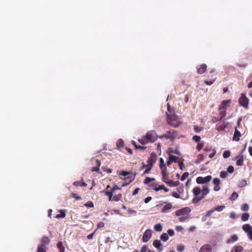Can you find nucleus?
Here are the masks:
<instances>
[{
    "label": "nucleus",
    "instance_id": "38",
    "mask_svg": "<svg viewBox=\"0 0 252 252\" xmlns=\"http://www.w3.org/2000/svg\"><path fill=\"white\" fill-rule=\"evenodd\" d=\"M214 212V210L213 209L209 210L207 212L205 215L203 217V220H206V218L209 217Z\"/></svg>",
    "mask_w": 252,
    "mask_h": 252
},
{
    "label": "nucleus",
    "instance_id": "24",
    "mask_svg": "<svg viewBox=\"0 0 252 252\" xmlns=\"http://www.w3.org/2000/svg\"><path fill=\"white\" fill-rule=\"evenodd\" d=\"M166 184H168L170 187H173L179 186L180 182L179 181L174 182L173 180H169Z\"/></svg>",
    "mask_w": 252,
    "mask_h": 252
},
{
    "label": "nucleus",
    "instance_id": "25",
    "mask_svg": "<svg viewBox=\"0 0 252 252\" xmlns=\"http://www.w3.org/2000/svg\"><path fill=\"white\" fill-rule=\"evenodd\" d=\"M60 214H58L56 216V218L60 219V218H64L65 217L66 210H60Z\"/></svg>",
    "mask_w": 252,
    "mask_h": 252
},
{
    "label": "nucleus",
    "instance_id": "39",
    "mask_svg": "<svg viewBox=\"0 0 252 252\" xmlns=\"http://www.w3.org/2000/svg\"><path fill=\"white\" fill-rule=\"evenodd\" d=\"M172 162H177L178 159V157L173 156V155H169L168 158Z\"/></svg>",
    "mask_w": 252,
    "mask_h": 252
},
{
    "label": "nucleus",
    "instance_id": "51",
    "mask_svg": "<svg viewBox=\"0 0 252 252\" xmlns=\"http://www.w3.org/2000/svg\"><path fill=\"white\" fill-rule=\"evenodd\" d=\"M121 188L119 187L118 186H114L112 189H110V190L108 189V191H112V193H114V191L117 189H120Z\"/></svg>",
    "mask_w": 252,
    "mask_h": 252
},
{
    "label": "nucleus",
    "instance_id": "55",
    "mask_svg": "<svg viewBox=\"0 0 252 252\" xmlns=\"http://www.w3.org/2000/svg\"><path fill=\"white\" fill-rule=\"evenodd\" d=\"M234 167L232 165H230L227 168V172L229 173H232L234 172Z\"/></svg>",
    "mask_w": 252,
    "mask_h": 252
},
{
    "label": "nucleus",
    "instance_id": "11",
    "mask_svg": "<svg viewBox=\"0 0 252 252\" xmlns=\"http://www.w3.org/2000/svg\"><path fill=\"white\" fill-rule=\"evenodd\" d=\"M212 246L209 244H205L200 248L199 252H212Z\"/></svg>",
    "mask_w": 252,
    "mask_h": 252
},
{
    "label": "nucleus",
    "instance_id": "40",
    "mask_svg": "<svg viewBox=\"0 0 252 252\" xmlns=\"http://www.w3.org/2000/svg\"><path fill=\"white\" fill-rule=\"evenodd\" d=\"M155 180V179L154 178H150V177H147L144 181V183L145 184H148L150 183L151 182L154 181Z\"/></svg>",
    "mask_w": 252,
    "mask_h": 252
},
{
    "label": "nucleus",
    "instance_id": "62",
    "mask_svg": "<svg viewBox=\"0 0 252 252\" xmlns=\"http://www.w3.org/2000/svg\"><path fill=\"white\" fill-rule=\"evenodd\" d=\"M172 196L176 198H180V195L176 192H173L172 193Z\"/></svg>",
    "mask_w": 252,
    "mask_h": 252
},
{
    "label": "nucleus",
    "instance_id": "45",
    "mask_svg": "<svg viewBox=\"0 0 252 252\" xmlns=\"http://www.w3.org/2000/svg\"><path fill=\"white\" fill-rule=\"evenodd\" d=\"M241 209L243 211H247L249 209V206L247 203H245L241 206Z\"/></svg>",
    "mask_w": 252,
    "mask_h": 252
},
{
    "label": "nucleus",
    "instance_id": "10",
    "mask_svg": "<svg viewBox=\"0 0 252 252\" xmlns=\"http://www.w3.org/2000/svg\"><path fill=\"white\" fill-rule=\"evenodd\" d=\"M152 231L151 229H147L144 233L142 241L144 242H147L151 238Z\"/></svg>",
    "mask_w": 252,
    "mask_h": 252
},
{
    "label": "nucleus",
    "instance_id": "48",
    "mask_svg": "<svg viewBox=\"0 0 252 252\" xmlns=\"http://www.w3.org/2000/svg\"><path fill=\"white\" fill-rule=\"evenodd\" d=\"M230 156V152L229 151H225L223 153V157L227 158Z\"/></svg>",
    "mask_w": 252,
    "mask_h": 252
},
{
    "label": "nucleus",
    "instance_id": "64",
    "mask_svg": "<svg viewBox=\"0 0 252 252\" xmlns=\"http://www.w3.org/2000/svg\"><path fill=\"white\" fill-rule=\"evenodd\" d=\"M175 229L178 232H180L181 231L183 230V228L182 226H177L176 227H175Z\"/></svg>",
    "mask_w": 252,
    "mask_h": 252
},
{
    "label": "nucleus",
    "instance_id": "15",
    "mask_svg": "<svg viewBox=\"0 0 252 252\" xmlns=\"http://www.w3.org/2000/svg\"><path fill=\"white\" fill-rule=\"evenodd\" d=\"M213 184L215 185L214 190L216 191H219L220 189V180L218 178H214L213 180Z\"/></svg>",
    "mask_w": 252,
    "mask_h": 252
},
{
    "label": "nucleus",
    "instance_id": "35",
    "mask_svg": "<svg viewBox=\"0 0 252 252\" xmlns=\"http://www.w3.org/2000/svg\"><path fill=\"white\" fill-rule=\"evenodd\" d=\"M204 160V156L202 154H199L198 156V158L195 161V163L196 164H199L202 161H203Z\"/></svg>",
    "mask_w": 252,
    "mask_h": 252
},
{
    "label": "nucleus",
    "instance_id": "56",
    "mask_svg": "<svg viewBox=\"0 0 252 252\" xmlns=\"http://www.w3.org/2000/svg\"><path fill=\"white\" fill-rule=\"evenodd\" d=\"M238 196V194L236 192H233L231 195V199L232 200H235Z\"/></svg>",
    "mask_w": 252,
    "mask_h": 252
},
{
    "label": "nucleus",
    "instance_id": "27",
    "mask_svg": "<svg viewBox=\"0 0 252 252\" xmlns=\"http://www.w3.org/2000/svg\"><path fill=\"white\" fill-rule=\"evenodd\" d=\"M220 117L219 119H217L215 122L220 121L222 120L226 115V112L225 110H222L220 112L219 114Z\"/></svg>",
    "mask_w": 252,
    "mask_h": 252
},
{
    "label": "nucleus",
    "instance_id": "60",
    "mask_svg": "<svg viewBox=\"0 0 252 252\" xmlns=\"http://www.w3.org/2000/svg\"><path fill=\"white\" fill-rule=\"evenodd\" d=\"M168 234L169 236H172L174 235V231L173 229H169L167 231Z\"/></svg>",
    "mask_w": 252,
    "mask_h": 252
},
{
    "label": "nucleus",
    "instance_id": "9",
    "mask_svg": "<svg viewBox=\"0 0 252 252\" xmlns=\"http://www.w3.org/2000/svg\"><path fill=\"white\" fill-rule=\"evenodd\" d=\"M191 210L189 207H185L181 209L178 210L175 212L176 215L180 216L181 215H188Z\"/></svg>",
    "mask_w": 252,
    "mask_h": 252
},
{
    "label": "nucleus",
    "instance_id": "54",
    "mask_svg": "<svg viewBox=\"0 0 252 252\" xmlns=\"http://www.w3.org/2000/svg\"><path fill=\"white\" fill-rule=\"evenodd\" d=\"M84 205L89 208H92L94 207V204L92 201H89L87 202Z\"/></svg>",
    "mask_w": 252,
    "mask_h": 252
},
{
    "label": "nucleus",
    "instance_id": "63",
    "mask_svg": "<svg viewBox=\"0 0 252 252\" xmlns=\"http://www.w3.org/2000/svg\"><path fill=\"white\" fill-rule=\"evenodd\" d=\"M152 200V197L151 196L147 197L144 199V202L145 203H148Z\"/></svg>",
    "mask_w": 252,
    "mask_h": 252
},
{
    "label": "nucleus",
    "instance_id": "14",
    "mask_svg": "<svg viewBox=\"0 0 252 252\" xmlns=\"http://www.w3.org/2000/svg\"><path fill=\"white\" fill-rule=\"evenodd\" d=\"M153 246L159 251L161 252L163 251V247L159 240H156L154 241L153 242Z\"/></svg>",
    "mask_w": 252,
    "mask_h": 252
},
{
    "label": "nucleus",
    "instance_id": "42",
    "mask_svg": "<svg viewBox=\"0 0 252 252\" xmlns=\"http://www.w3.org/2000/svg\"><path fill=\"white\" fill-rule=\"evenodd\" d=\"M47 247L38 246L37 248V252H46Z\"/></svg>",
    "mask_w": 252,
    "mask_h": 252
},
{
    "label": "nucleus",
    "instance_id": "3",
    "mask_svg": "<svg viewBox=\"0 0 252 252\" xmlns=\"http://www.w3.org/2000/svg\"><path fill=\"white\" fill-rule=\"evenodd\" d=\"M110 188L109 185H108L106 187V190L105 191V194L109 197V200L110 201H118L120 200L122 197V194H119L115 195L113 196V193L112 191H108V189Z\"/></svg>",
    "mask_w": 252,
    "mask_h": 252
},
{
    "label": "nucleus",
    "instance_id": "29",
    "mask_svg": "<svg viewBox=\"0 0 252 252\" xmlns=\"http://www.w3.org/2000/svg\"><path fill=\"white\" fill-rule=\"evenodd\" d=\"M155 190L158 191L161 189H163L165 192H168L169 189L166 188L164 185H160L158 187H156L154 189Z\"/></svg>",
    "mask_w": 252,
    "mask_h": 252
},
{
    "label": "nucleus",
    "instance_id": "50",
    "mask_svg": "<svg viewBox=\"0 0 252 252\" xmlns=\"http://www.w3.org/2000/svg\"><path fill=\"white\" fill-rule=\"evenodd\" d=\"M227 173L226 171H222L220 172V177L222 178H225L227 176Z\"/></svg>",
    "mask_w": 252,
    "mask_h": 252
},
{
    "label": "nucleus",
    "instance_id": "36",
    "mask_svg": "<svg viewBox=\"0 0 252 252\" xmlns=\"http://www.w3.org/2000/svg\"><path fill=\"white\" fill-rule=\"evenodd\" d=\"M250 215L248 213H244L241 217V219L243 221H245L248 220Z\"/></svg>",
    "mask_w": 252,
    "mask_h": 252
},
{
    "label": "nucleus",
    "instance_id": "4",
    "mask_svg": "<svg viewBox=\"0 0 252 252\" xmlns=\"http://www.w3.org/2000/svg\"><path fill=\"white\" fill-rule=\"evenodd\" d=\"M249 98L244 94H242L241 96L238 99V102L240 105L243 107L245 109H248L249 108Z\"/></svg>",
    "mask_w": 252,
    "mask_h": 252
},
{
    "label": "nucleus",
    "instance_id": "59",
    "mask_svg": "<svg viewBox=\"0 0 252 252\" xmlns=\"http://www.w3.org/2000/svg\"><path fill=\"white\" fill-rule=\"evenodd\" d=\"M212 151V153L209 155V158H213L216 154V151L215 149H213Z\"/></svg>",
    "mask_w": 252,
    "mask_h": 252
},
{
    "label": "nucleus",
    "instance_id": "37",
    "mask_svg": "<svg viewBox=\"0 0 252 252\" xmlns=\"http://www.w3.org/2000/svg\"><path fill=\"white\" fill-rule=\"evenodd\" d=\"M116 144H117V146L118 148H122L124 146V141L122 139H120L117 142Z\"/></svg>",
    "mask_w": 252,
    "mask_h": 252
},
{
    "label": "nucleus",
    "instance_id": "8",
    "mask_svg": "<svg viewBox=\"0 0 252 252\" xmlns=\"http://www.w3.org/2000/svg\"><path fill=\"white\" fill-rule=\"evenodd\" d=\"M177 135V131L174 129L170 130L166 132L164 134V137L167 139H170L171 140H174Z\"/></svg>",
    "mask_w": 252,
    "mask_h": 252
},
{
    "label": "nucleus",
    "instance_id": "58",
    "mask_svg": "<svg viewBox=\"0 0 252 252\" xmlns=\"http://www.w3.org/2000/svg\"><path fill=\"white\" fill-rule=\"evenodd\" d=\"M104 226V223L101 221V222H99L97 224V229H100V228H103Z\"/></svg>",
    "mask_w": 252,
    "mask_h": 252
},
{
    "label": "nucleus",
    "instance_id": "53",
    "mask_svg": "<svg viewBox=\"0 0 252 252\" xmlns=\"http://www.w3.org/2000/svg\"><path fill=\"white\" fill-rule=\"evenodd\" d=\"M201 139V137L198 135H194L192 137V140L194 141L195 142H199Z\"/></svg>",
    "mask_w": 252,
    "mask_h": 252
},
{
    "label": "nucleus",
    "instance_id": "7",
    "mask_svg": "<svg viewBox=\"0 0 252 252\" xmlns=\"http://www.w3.org/2000/svg\"><path fill=\"white\" fill-rule=\"evenodd\" d=\"M243 230L247 234L249 238L252 240V227L249 224H244L242 226Z\"/></svg>",
    "mask_w": 252,
    "mask_h": 252
},
{
    "label": "nucleus",
    "instance_id": "61",
    "mask_svg": "<svg viewBox=\"0 0 252 252\" xmlns=\"http://www.w3.org/2000/svg\"><path fill=\"white\" fill-rule=\"evenodd\" d=\"M148 251V247L146 245H144L141 250V252H146Z\"/></svg>",
    "mask_w": 252,
    "mask_h": 252
},
{
    "label": "nucleus",
    "instance_id": "22",
    "mask_svg": "<svg viewBox=\"0 0 252 252\" xmlns=\"http://www.w3.org/2000/svg\"><path fill=\"white\" fill-rule=\"evenodd\" d=\"M161 174L162 175V181L165 183H167L168 182V181H169V180L168 179V173L166 171H163V172H161Z\"/></svg>",
    "mask_w": 252,
    "mask_h": 252
},
{
    "label": "nucleus",
    "instance_id": "17",
    "mask_svg": "<svg viewBox=\"0 0 252 252\" xmlns=\"http://www.w3.org/2000/svg\"><path fill=\"white\" fill-rule=\"evenodd\" d=\"M241 136V134L240 132L237 129V127H236L233 137V140L235 141H238Z\"/></svg>",
    "mask_w": 252,
    "mask_h": 252
},
{
    "label": "nucleus",
    "instance_id": "46",
    "mask_svg": "<svg viewBox=\"0 0 252 252\" xmlns=\"http://www.w3.org/2000/svg\"><path fill=\"white\" fill-rule=\"evenodd\" d=\"M166 153L167 155H172L171 154L172 153H176L175 151L174 150V149L172 147H169L168 148Z\"/></svg>",
    "mask_w": 252,
    "mask_h": 252
},
{
    "label": "nucleus",
    "instance_id": "21",
    "mask_svg": "<svg viewBox=\"0 0 252 252\" xmlns=\"http://www.w3.org/2000/svg\"><path fill=\"white\" fill-rule=\"evenodd\" d=\"M159 168L161 169V172L167 170V167L164 164V159L162 158H160L159 159Z\"/></svg>",
    "mask_w": 252,
    "mask_h": 252
},
{
    "label": "nucleus",
    "instance_id": "26",
    "mask_svg": "<svg viewBox=\"0 0 252 252\" xmlns=\"http://www.w3.org/2000/svg\"><path fill=\"white\" fill-rule=\"evenodd\" d=\"M95 166L92 169V171L97 172L99 170V168L100 166V162L98 159L95 160Z\"/></svg>",
    "mask_w": 252,
    "mask_h": 252
},
{
    "label": "nucleus",
    "instance_id": "52",
    "mask_svg": "<svg viewBox=\"0 0 252 252\" xmlns=\"http://www.w3.org/2000/svg\"><path fill=\"white\" fill-rule=\"evenodd\" d=\"M188 176H189V173L188 172L184 173L181 178V181H184L185 179H186L187 178Z\"/></svg>",
    "mask_w": 252,
    "mask_h": 252
},
{
    "label": "nucleus",
    "instance_id": "43",
    "mask_svg": "<svg viewBox=\"0 0 252 252\" xmlns=\"http://www.w3.org/2000/svg\"><path fill=\"white\" fill-rule=\"evenodd\" d=\"M138 141L142 145H145L149 143L148 140L146 138V136L144 138L139 139Z\"/></svg>",
    "mask_w": 252,
    "mask_h": 252
},
{
    "label": "nucleus",
    "instance_id": "23",
    "mask_svg": "<svg viewBox=\"0 0 252 252\" xmlns=\"http://www.w3.org/2000/svg\"><path fill=\"white\" fill-rule=\"evenodd\" d=\"M172 207V204L171 203H168L166 204L162 209L161 212L165 213L169 211L171 209Z\"/></svg>",
    "mask_w": 252,
    "mask_h": 252
},
{
    "label": "nucleus",
    "instance_id": "6",
    "mask_svg": "<svg viewBox=\"0 0 252 252\" xmlns=\"http://www.w3.org/2000/svg\"><path fill=\"white\" fill-rule=\"evenodd\" d=\"M212 177L211 175H208L205 177H198L196 179V182L198 184H207L210 182L212 180Z\"/></svg>",
    "mask_w": 252,
    "mask_h": 252
},
{
    "label": "nucleus",
    "instance_id": "5",
    "mask_svg": "<svg viewBox=\"0 0 252 252\" xmlns=\"http://www.w3.org/2000/svg\"><path fill=\"white\" fill-rule=\"evenodd\" d=\"M145 136L148 142L151 143H154L155 142L158 138V135L154 130H150L148 131Z\"/></svg>",
    "mask_w": 252,
    "mask_h": 252
},
{
    "label": "nucleus",
    "instance_id": "41",
    "mask_svg": "<svg viewBox=\"0 0 252 252\" xmlns=\"http://www.w3.org/2000/svg\"><path fill=\"white\" fill-rule=\"evenodd\" d=\"M189 215L183 216L180 217L179 218V221L180 222H183V221L186 220H187L189 219Z\"/></svg>",
    "mask_w": 252,
    "mask_h": 252
},
{
    "label": "nucleus",
    "instance_id": "19",
    "mask_svg": "<svg viewBox=\"0 0 252 252\" xmlns=\"http://www.w3.org/2000/svg\"><path fill=\"white\" fill-rule=\"evenodd\" d=\"M244 249L242 246L236 245L231 250V252H243Z\"/></svg>",
    "mask_w": 252,
    "mask_h": 252
},
{
    "label": "nucleus",
    "instance_id": "31",
    "mask_svg": "<svg viewBox=\"0 0 252 252\" xmlns=\"http://www.w3.org/2000/svg\"><path fill=\"white\" fill-rule=\"evenodd\" d=\"M247 182L246 180L243 179L239 181V184H238V187L242 188L243 187H245L247 185Z\"/></svg>",
    "mask_w": 252,
    "mask_h": 252
},
{
    "label": "nucleus",
    "instance_id": "30",
    "mask_svg": "<svg viewBox=\"0 0 252 252\" xmlns=\"http://www.w3.org/2000/svg\"><path fill=\"white\" fill-rule=\"evenodd\" d=\"M238 237L236 234H233L231 237V240H228L227 243H229L231 242H234L238 240Z\"/></svg>",
    "mask_w": 252,
    "mask_h": 252
},
{
    "label": "nucleus",
    "instance_id": "32",
    "mask_svg": "<svg viewBox=\"0 0 252 252\" xmlns=\"http://www.w3.org/2000/svg\"><path fill=\"white\" fill-rule=\"evenodd\" d=\"M154 229L156 231H159V232L161 231L162 229V225L160 223L156 224L154 226Z\"/></svg>",
    "mask_w": 252,
    "mask_h": 252
},
{
    "label": "nucleus",
    "instance_id": "13",
    "mask_svg": "<svg viewBox=\"0 0 252 252\" xmlns=\"http://www.w3.org/2000/svg\"><path fill=\"white\" fill-rule=\"evenodd\" d=\"M207 66L205 63H202L197 68V72L199 74H202L205 72L207 70Z\"/></svg>",
    "mask_w": 252,
    "mask_h": 252
},
{
    "label": "nucleus",
    "instance_id": "49",
    "mask_svg": "<svg viewBox=\"0 0 252 252\" xmlns=\"http://www.w3.org/2000/svg\"><path fill=\"white\" fill-rule=\"evenodd\" d=\"M204 146V143H200L197 144L196 149L198 151H200L203 148Z\"/></svg>",
    "mask_w": 252,
    "mask_h": 252
},
{
    "label": "nucleus",
    "instance_id": "12",
    "mask_svg": "<svg viewBox=\"0 0 252 252\" xmlns=\"http://www.w3.org/2000/svg\"><path fill=\"white\" fill-rule=\"evenodd\" d=\"M211 75L210 76H208V78L210 79L209 80H205L204 81V83L207 85H211L214 83V82L216 80V77L214 76V75L212 74V72H210Z\"/></svg>",
    "mask_w": 252,
    "mask_h": 252
},
{
    "label": "nucleus",
    "instance_id": "34",
    "mask_svg": "<svg viewBox=\"0 0 252 252\" xmlns=\"http://www.w3.org/2000/svg\"><path fill=\"white\" fill-rule=\"evenodd\" d=\"M57 247L59 249L60 252H64V248L63 247V243L62 242H60L58 243Z\"/></svg>",
    "mask_w": 252,
    "mask_h": 252
},
{
    "label": "nucleus",
    "instance_id": "18",
    "mask_svg": "<svg viewBox=\"0 0 252 252\" xmlns=\"http://www.w3.org/2000/svg\"><path fill=\"white\" fill-rule=\"evenodd\" d=\"M50 240L49 238L47 236H44L42 237L41 240V244L40 246L43 247H46L50 243Z\"/></svg>",
    "mask_w": 252,
    "mask_h": 252
},
{
    "label": "nucleus",
    "instance_id": "44",
    "mask_svg": "<svg viewBox=\"0 0 252 252\" xmlns=\"http://www.w3.org/2000/svg\"><path fill=\"white\" fill-rule=\"evenodd\" d=\"M225 208V206H219L213 209L215 211L220 212L222 211Z\"/></svg>",
    "mask_w": 252,
    "mask_h": 252
},
{
    "label": "nucleus",
    "instance_id": "20",
    "mask_svg": "<svg viewBox=\"0 0 252 252\" xmlns=\"http://www.w3.org/2000/svg\"><path fill=\"white\" fill-rule=\"evenodd\" d=\"M236 165L237 166H242L244 164V157L243 155H239L236 157Z\"/></svg>",
    "mask_w": 252,
    "mask_h": 252
},
{
    "label": "nucleus",
    "instance_id": "28",
    "mask_svg": "<svg viewBox=\"0 0 252 252\" xmlns=\"http://www.w3.org/2000/svg\"><path fill=\"white\" fill-rule=\"evenodd\" d=\"M73 185L76 187H86L87 184L83 181H75Z\"/></svg>",
    "mask_w": 252,
    "mask_h": 252
},
{
    "label": "nucleus",
    "instance_id": "33",
    "mask_svg": "<svg viewBox=\"0 0 252 252\" xmlns=\"http://www.w3.org/2000/svg\"><path fill=\"white\" fill-rule=\"evenodd\" d=\"M160 238L162 241L166 242L168 240L169 237L167 234L163 233L160 235Z\"/></svg>",
    "mask_w": 252,
    "mask_h": 252
},
{
    "label": "nucleus",
    "instance_id": "1",
    "mask_svg": "<svg viewBox=\"0 0 252 252\" xmlns=\"http://www.w3.org/2000/svg\"><path fill=\"white\" fill-rule=\"evenodd\" d=\"M210 192V189L207 187L204 186L202 189L199 187H194L192 189V192L194 197L192 202L194 204L198 203L200 201L203 199L205 196L207 195Z\"/></svg>",
    "mask_w": 252,
    "mask_h": 252
},
{
    "label": "nucleus",
    "instance_id": "47",
    "mask_svg": "<svg viewBox=\"0 0 252 252\" xmlns=\"http://www.w3.org/2000/svg\"><path fill=\"white\" fill-rule=\"evenodd\" d=\"M193 129L196 132L199 133L200 132H201L203 128L201 126H194Z\"/></svg>",
    "mask_w": 252,
    "mask_h": 252
},
{
    "label": "nucleus",
    "instance_id": "57",
    "mask_svg": "<svg viewBox=\"0 0 252 252\" xmlns=\"http://www.w3.org/2000/svg\"><path fill=\"white\" fill-rule=\"evenodd\" d=\"M134 145H135V147L136 149H141V150H144L145 149H146V147H144V146H137L135 144V142H134Z\"/></svg>",
    "mask_w": 252,
    "mask_h": 252
},
{
    "label": "nucleus",
    "instance_id": "16",
    "mask_svg": "<svg viewBox=\"0 0 252 252\" xmlns=\"http://www.w3.org/2000/svg\"><path fill=\"white\" fill-rule=\"evenodd\" d=\"M230 102V100H224L219 105V109L220 110H225L228 103Z\"/></svg>",
    "mask_w": 252,
    "mask_h": 252
},
{
    "label": "nucleus",
    "instance_id": "2",
    "mask_svg": "<svg viewBox=\"0 0 252 252\" xmlns=\"http://www.w3.org/2000/svg\"><path fill=\"white\" fill-rule=\"evenodd\" d=\"M157 155L153 152L151 154L150 157L147 160L148 164H145L144 162L142 163V166L140 168V170H143L144 168H146L143 172V175L148 174L150 172L151 169L152 168L154 163L156 162L157 160Z\"/></svg>",
    "mask_w": 252,
    "mask_h": 252
}]
</instances>
